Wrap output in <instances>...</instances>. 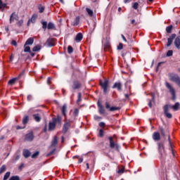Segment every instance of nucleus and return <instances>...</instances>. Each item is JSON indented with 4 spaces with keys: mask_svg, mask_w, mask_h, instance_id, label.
<instances>
[{
    "mask_svg": "<svg viewBox=\"0 0 180 180\" xmlns=\"http://www.w3.org/2000/svg\"><path fill=\"white\" fill-rule=\"evenodd\" d=\"M54 129H56V124L54 123V122L53 121L52 122H49V131L54 130Z\"/></svg>",
    "mask_w": 180,
    "mask_h": 180,
    "instance_id": "4be33fe9",
    "label": "nucleus"
},
{
    "mask_svg": "<svg viewBox=\"0 0 180 180\" xmlns=\"http://www.w3.org/2000/svg\"><path fill=\"white\" fill-rule=\"evenodd\" d=\"M39 155V152H35L32 155V158H36Z\"/></svg>",
    "mask_w": 180,
    "mask_h": 180,
    "instance_id": "6e6d98bb",
    "label": "nucleus"
},
{
    "mask_svg": "<svg viewBox=\"0 0 180 180\" xmlns=\"http://www.w3.org/2000/svg\"><path fill=\"white\" fill-rule=\"evenodd\" d=\"M78 113H79V110L78 108H75L73 112L74 116H78Z\"/></svg>",
    "mask_w": 180,
    "mask_h": 180,
    "instance_id": "de8ad7c7",
    "label": "nucleus"
},
{
    "mask_svg": "<svg viewBox=\"0 0 180 180\" xmlns=\"http://www.w3.org/2000/svg\"><path fill=\"white\" fill-rule=\"evenodd\" d=\"M46 44L47 47H54L56 46V41L53 38H49L47 39Z\"/></svg>",
    "mask_w": 180,
    "mask_h": 180,
    "instance_id": "423d86ee",
    "label": "nucleus"
},
{
    "mask_svg": "<svg viewBox=\"0 0 180 180\" xmlns=\"http://www.w3.org/2000/svg\"><path fill=\"white\" fill-rule=\"evenodd\" d=\"M108 140H110V148H119V145L117 143H115V141H113V138L112 136L108 137Z\"/></svg>",
    "mask_w": 180,
    "mask_h": 180,
    "instance_id": "0eeeda50",
    "label": "nucleus"
},
{
    "mask_svg": "<svg viewBox=\"0 0 180 180\" xmlns=\"http://www.w3.org/2000/svg\"><path fill=\"white\" fill-rule=\"evenodd\" d=\"M82 39H83L82 33H78L76 35L75 40L77 43H79V41H81V40H82Z\"/></svg>",
    "mask_w": 180,
    "mask_h": 180,
    "instance_id": "a211bd4d",
    "label": "nucleus"
},
{
    "mask_svg": "<svg viewBox=\"0 0 180 180\" xmlns=\"http://www.w3.org/2000/svg\"><path fill=\"white\" fill-rule=\"evenodd\" d=\"M79 16L76 17L74 21L72 22V26H78V25H79Z\"/></svg>",
    "mask_w": 180,
    "mask_h": 180,
    "instance_id": "aec40b11",
    "label": "nucleus"
},
{
    "mask_svg": "<svg viewBox=\"0 0 180 180\" xmlns=\"http://www.w3.org/2000/svg\"><path fill=\"white\" fill-rule=\"evenodd\" d=\"M84 161V159L82 158H79V161H78V163L79 164H81V162H82Z\"/></svg>",
    "mask_w": 180,
    "mask_h": 180,
    "instance_id": "338daca9",
    "label": "nucleus"
},
{
    "mask_svg": "<svg viewBox=\"0 0 180 180\" xmlns=\"http://www.w3.org/2000/svg\"><path fill=\"white\" fill-rule=\"evenodd\" d=\"M61 112H62L63 116H65V117L67 116V105L64 104L63 105Z\"/></svg>",
    "mask_w": 180,
    "mask_h": 180,
    "instance_id": "5701e85b",
    "label": "nucleus"
},
{
    "mask_svg": "<svg viewBox=\"0 0 180 180\" xmlns=\"http://www.w3.org/2000/svg\"><path fill=\"white\" fill-rule=\"evenodd\" d=\"M132 8L134 9H139V3L137 2L134 3L132 5Z\"/></svg>",
    "mask_w": 180,
    "mask_h": 180,
    "instance_id": "37998d69",
    "label": "nucleus"
},
{
    "mask_svg": "<svg viewBox=\"0 0 180 180\" xmlns=\"http://www.w3.org/2000/svg\"><path fill=\"white\" fill-rule=\"evenodd\" d=\"M124 172V167H122V169H119L117 171V174H123Z\"/></svg>",
    "mask_w": 180,
    "mask_h": 180,
    "instance_id": "3c124183",
    "label": "nucleus"
},
{
    "mask_svg": "<svg viewBox=\"0 0 180 180\" xmlns=\"http://www.w3.org/2000/svg\"><path fill=\"white\" fill-rule=\"evenodd\" d=\"M105 108H106V109H110V104H109L108 102L105 103Z\"/></svg>",
    "mask_w": 180,
    "mask_h": 180,
    "instance_id": "13d9d810",
    "label": "nucleus"
},
{
    "mask_svg": "<svg viewBox=\"0 0 180 180\" xmlns=\"http://www.w3.org/2000/svg\"><path fill=\"white\" fill-rule=\"evenodd\" d=\"M174 45L179 50L180 49V36H178L174 40Z\"/></svg>",
    "mask_w": 180,
    "mask_h": 180,
    "instance_id": "f3484780",
    "label": "nucleus"
},
{
    "mask_svg": "<svg viewBox=\"0 0 180 180\" xmlns=\"http://www.w3.org/2000/svg\"><path fill=\"white\" fill-rule=\"evenodd\" d=\"M16 81H18V79H16V77L13 78L11 79H10L8 82V85H13V84H15V82H16Z\"/></svg>",
    "mask_w": 180,
    "mask_h": 180,
    "instance_id": "c756f323",
    "label": "nucleus"
},
{
    "mask_svg": "<svg viewBox=\"0 0 180 180\" xmlns=\"http://www.w3.org/2000/svg\"><path fill=\"white\" fill-rule=\"evenodd\" d=\"M11 44H12L13 46H15V47H16V46H18V43H16V41H15V40H13V41H11Z\"/></svg>",
    "mask_w": 180,
    "mask_h": 180,
    "instance_id": "bf43d9fd",
    "label": "nucleus"
},
{
    "mask_svg": "<svg viewBox=\"0 0 180 180\" xmlns=\"http://www.w3.org/2000/svg\"><path fill=\"white\" fill-rule=\"evenodd\" d=\"M115 110H119V107H110V112H115Z\"/></svg>",
    "mask_w": 180,
    "mask_h": 180,
    "instance_id": "a18cd8bd",
    "label": "nucleus"
},
{
    "mask_svg": "<svg viewBox=\"0 0 180 180\" xmlns=\"http://www.w3.org/2000/svg\"><path fill=\"white\" fill-rule=\"evenodd\" d=\"M158 150L161 158H164L165 157V146H164V143L159 142L158 143Z\"/></svg>",
    "mask_w": 180,
    "mask_h": 180,
    "instance_id": "f03ea898",
    "label": "nucleus"
},
{
    "mask_svg": "<svg viewBox=\"0 0 180 180\" xmlns=\"http://www.w3.org/2000/svg\"><path fill=\"white\" fill-rule=\"evenodd\" d=\"M38 9H39V13H43V12H44V6L39 5L38 6Z\"/></svg>",
    "mask_w": 180,
    "mask_h": 180,
    "instance_id": "c9c22d12",
    "label": "nucleus"
},
{
    "mask_svg": "<svg viewBox=\"0 0 180 180\" xmlns=\"http://www.w3.org/2000/svg\"><path fill=\"white\" fill-rule=\"evenodd\" d=\"M34 41V39L32 37H30L26 41L25 46H32Z\"/></svg>",
    "mask_w": 180,
    "mask_h": 180,
    "instance_id": "412c9836",
    "label": "nucleus"
},
{
    "mask_svg": "<svg viewBox=\"0 0 180 180\" xmlns=\"http://www.w3.org/2000/svg\"><path fill=\"white\" fill-rule=\"evenodd\" d=\"M70 127H71V122L69 121L65 122L63 128V133H66L67 131H68V129H70Z\"/></svg>",
    "mask_w": 180,
    "mask_h": 180,
    "instance_id": "9d476101",
    "label": "nucleus"
},
{
    "mask_svg": "<svg viewBox=\"0 0 180 180\" xmlns=\"http://www.w3.org/2000/svg\"><path fill=\"white\" fill-rule=\"evenodd\" d=\"M10 176H11V172H7L4 176V180H7L8 178H9Z\"/></svg>",
    "mask_w": 180,
    "mask_h": 180,
    "instance_id": "4c0bfd02",
    "label": "nucleus"
},
{
    "mask_svg": "<svg viewBox=\"0 0 180 180\" xmlns=\"http://www.w3.org/2000/svg\"><path fill=\"white\" fill-rule=\"evenodd\" d=\"M97 105L98 106V108L103 106V105H102V104L101 103V101H98Z\"/></svg>",
    "mask_w": 180,
    "mask_h": 180,
    "instance_id": "69168bd1",
    "label": "nucleus"
},
{
    "mask_svg": "<svg viewBox=\"0 0 180 180\" xmlns=\"http://www.w3.org/2000/svg\"><path fill=\"white\" fill-rule=\"evenodd\" d=\"M109 49H110V44L107 42L104 44V50L106 51L107 50H109Z\"/></svg>",
    "mask_w": 180,
    "mask_h": 180,
    "instance_id": "f704fd0d",
    "label": "nucleus"
},
{
    "mask_svg": "<svg viewBox=\"0 0 180 180\" xmlns=\"http://www.w3.org/2000/svg\"><path fill=\"white\" fill-rule=\"evenodd\" d=\"M53 122L56 124L57 123H61V118L60 117H57L56 118H53Z\"/></svg>",
    "mask_w": 180,
    "mask_h": 180,
    "instance_id": "bb28decb",
    "label": "nucleus"
},
{
    "mask_svg": "<svg viewBox=\"0 0 180 180\" xmlns=\"http://www.w3.org/2000/svg\"><path fill=\"white\" fill-rule=\"evenodd\" d=\"M98 110H99V113L101 115H104V113H105V108H103V106L98 108Z\"/></svg>",
    "mask_w": 180,
    "mask_h": 180,
    "instance_id": "a19ab883",
    "label": "nucleus"
},
{
    "mask_svg": "<svg viewBox=\"0 0 180 180\" xmlns=\"http://www.w3.org/2000/svg\"><path fill=\"white\" fill-rule=\"evenodd\" d=\"M86 11L88 13L89 16H90V18H92V16H94V11L91 10L89 8H86Z\"/></svg>",
    "mask_w": 180,
    "mask_h": 180,
    "instance_id": "393cba45",
    "label": "nucleus"
},
{
    "mask_svg": "<svg viewBox=\"0 0 180 180\" xmlns=\"http://www.w3.org/2000/svg\"><path fill=\"white\" fill-rule=\"evenodd\" d=\"M55 152H56V148H54L51 152H50L48 155H53Z\"/></svg>",
    "mask_w": 180,
    "mask_h": 180,
    "instance_id": "e2e57ef3",
    "label": "nucleus"
},
{
    "mask_svg": "<svg viewBox=\"0 0 180 180\" xmlns=\"http://www.w3.org/2000/svg\"><path fill=\"white\" fill-rule=\"evenodd\" d=\"M9 180H20L18 176H11Z\"/></svg>",
    "mask_w": 180,
    "mask_h": 180,
    "instance_id": "09e8293b",
    "label": "nucleus"
},
{
    "mask_svg": "<svg viewBox=\"0 0 180 180\" xmlns=\"http://www.w3.org/2000/svg\"><path fill=\"white\" fill-rule=\"evenodd\" d=\"M166 32L167 33H171L172 32V25H169L166 27Z\"/></svg>",
    "mask_w": 180,
    "mask_h": 180,
    "instance_id": "ea45409f",
    "label": "nucleus"
},
{
    "mask_svg": "<svg viewBox=\"0 0 180 180\" xmlns=\"http://www.w3.org/2000/svg\"><path fill=\"white\" fill-rule=\"evenodd\" d=\"M72 89H79L81 88V83L78 81H74L73 84L72 86Z\"/></svg>",
    "mask_w": 180,
    "mask_h": 180,
    "instance_id": "ddd939ff",
    "label": "nucleus"
},
{
    "mask_svg": "<svg viewBox=\"0 0 180 180\" xmlns=\"http://www.w3.org/2000/svg\"><path fill=\"white\" fill-rule=\"evenodd\" d=\"M5 171H6V166H5V165H4L0 168V174H3V172H5Z\"/></svg>",
    "mask_w": 180,
    "mask_h": 180,
    "instance_id": "58836bf2",
    "label": "nucleus"
},
{
    "mask_svg": "<svg viewBox=\"0 0 180 180\" xmlns=\"http://www.w3.org/2000/svg\"><path fill=\"white\" fill-rule=\"evenodd\" d=\"M23 75H25V70H23L22 72H21L20 73V75H18V77H15L18 79H20V78H22V77H23Z\"/></svg>",
    "mask_w": 180,
    "mask_h": 180,
    "instance_id": "79ce46f5",
    "label": "nucleus"
},
{
    "mask_svg": "<svg viewBox=\"0 0 180 180\" xmlns=\"http://www.w3.org/2000/svg\"><path fill=\"white\" fill-rule=\"evenodd\" d=\"M94 119H95V120H97L98 122H99V120H101V119H102V117H101L98 115H94Z\"/></svg>",
    "mask_w": 180,
    "mask_h": 180,
    "instance_id": "4d7b16f0",
    "label": "nucleus"
},
{
    "mask_svg": "<svg viewBox=\"0 0 180 180\" xmlns=\"http://www.w3.org/2000/svg\"><path fill=\"white\" fill-rule=\"evenodd\" d=\"M10 61L11 63H12V61H13V55H11L10 57Z\"/></svg>",
    "mask_w": 180,
    "mask_h": 180,
    "instance_id": "774afa93",
    "label": "nucleus"
},
{
    "mask_svg": "<svg viewBox=\"0 0 180 180\" xmlns=\"http://www.w3.org/2000/svg\"><path fill=\"white\" fill-rule=\"evenodd\" d=\"M100 86H101L104 95H106L109 92V80L105 79L104 81H99Z\"/></svg>",
    "mask_w": 180,
    "mask_h": 180,
    "instance_id": "f257e3e1",
    "label": "nucleus"
},
{
    "mask_svg": "<svg viewBox=\"0 0 180 180\" xmlns=\"http://www.w3.org/2000/svg\"><path fill=\"white\" fill-rule=\"evenodd\" d=\"M77 102H81V93H79V94H78Z\"/></svg>",
    "mask_w": 180,
    "mask_h": 180,
    "instance_id": "0e129e2a",
    "label": "nucleus"
},
{
    "mask_svg": "<svg viewBox=\"0 0 180 180\" xmlns=\"http://www.w3.org/2000/svg\"><path fill=\"white\" fill-rule=\"evenodd\" d=\"M33 117L35 122H40L41 120V117H40V115L39 114L33 115Z\"/></svg>",
    "mask_w": 180,
    "mask_h": 180,
    "instance_id": "a878e982",
    "label": "nucleus"
},
{
    "mask_svg": "<svg viewBox=\"0 0 180 180\" xmlns=\"http://www.w3.org/2000/svg\"><path fill=\"white\" fill-rule=\"evenodd\" d=\"M42 29L44 30H46V29H49V30H56V25L53 22H49L47 26V22L46 21H42Z\"/></svg>",
    "mask_w": 180,
    "mask_h": 180,
    "instance_id": "7ed1b4c3",
    "label": "nucleus"
},
{
    "mask_svg": "<svg viewBox=\"0 0 180 180\" xmlns=\"http://www.w3.org/2000/svg\"><path fill=\"white\" fill-rule=\"evenodd\" d=\"M33 139H34V136H33V133H32V132L27 134L25 136V140H26L27 141H33Z\"/></svg>",
    "mask_w": 180,
    "mask_h": 180,
    "instance_id": "dca6fc26",
    "label": "nucleus"
},
{
    "mask_svg": "<svg viewBox=\"0 0 180 180\" xmlns=\"http://www.w3.org/2000/svg\"><path fill=\"white\" fill-rule=\"evenodd\" d=\"M117 50H123V44L120 43L119 46H117Z\"/></svg>",
    "mask_w": 180,
    "mask_h": 180,
    "instance_id": "864d4df0",
    "label": "nucleus"
},
{
    "mask_svg": "<svg viewBox=\"0 0 180 180\" xmlns=\"http://www.w3.org/2000/svg\"><path fill=\"white\" fill-rule=\"evenodd\" d=\"M159 130L160 131L161 135L163 136V137H165V131L164 130V128H162V127H160L159 128Z\"/></svg>",
    "mask_w": 180,
    "mask_h": 180,
    "instance_id": "e433bc0d",
    "label": "nucleus"
},
{
    "mask_svg": "<svg viewBox=\"0 0 180 180\" xmlns=\"http://www.w3.org/2000/svg\"><path fill=\"white\" fill-rule=\"evenodd\" d=\"M68 54H72V53H74V49H72V46H68Z\"/></svg>",
    "mask_w": 180,
    "mask_h": 180,
    "instance_id": "473e14b6",
    "label": "nucleus"
},
{
    "mask_svg": "<svg viewBox=\"0 0 180 180\" xmlns=\"http://www.w3.org/2000/svg\"><path fill=\"white\" fill-rule=\"evenodd\" d=\"M113 89H117L120 92H122V85L120 82H115L112 86Z\"/></svg>",
    "mask_w": 180,
    "mask_h": 180,
    "instance_id": "1a4fd4ad",
    "label": "nucleus"
},
{
    "mask_svg": "<svg viewBox=\"0 0 180 180\" xmlns=\"http://www.w3.org/2000/svg\"><path fill=\"white\" fill-rule=\"evenodd\" d=\"M176 37V34H172L169 38L167 39V47H169L171 44H172V41H174V39Z\"/></svg>",
    "mask_w": 180,
    "mask_h": 180,
    "instance_id": "f8f14e48",
    "label": "nucleus"
},
{
    "mask_svg": "<svg viewBox=\"0 0 180 180\" xmlns=\"http://www.w3.org/2000/svg\"><path fill=\"white\" fill-rule=\"evenodd\" d=\"M57 144H58V139L57 138V136H54L51 146V147H57Z\"/></svg>",
    "mask_w": 180,
    "mask_h": 180,
    "instance_id": "6ab92c4d",
    "label": "nucleus"
},
{
    "mask_svg": "<svg viewBox=\"0 0 180 180\" xmlns=\"http://www.w3.org/2000/svg\"><path fill=\"white\" fill-rule=\"evenodd\" d=\"M22 25H23V20H20L18 22H17V25L20 27V26H22Z\"/></svg>",
    "mask_w": 180,
    "mask_h": 180,
    "instance_id": "8fccbe9b",
    "label": "nucleus"
},
{
    "mask_svg": "<svg viewBox=\"0 0 180 180\" xmlns=\"http://www.w3.org/2000/svg\"><path fill=\"white\" fill-rule=\"evenodd\" d=\"M152 137L155 141H160V140H161V135L160 134V132H154Z\"/></svg>",
    "mask_w": 180,
    "mask_h": 180,
    "instance_id": "9b49d317",
    "label": "nucleus"
},
{
    "mask_svg": "<svg viewBox=\"0 0 180 180\" xmlns=\"http://www.w3.org/2000/svg\"><path fill=\"white\" fill-rule=\"evenodd\" d=\"M24 51L25 53H30V46H27V45H24Z\"/></svg>",
    "mask_w": 180,
    "mask_h": 180,
    "instance_id": "72a5a7b5",
    "label": "nucleus"
},
{
    "mask_svg": "<svg viewBox=\"0 0 180 180\" xmlns=\"http://www.w3.org/2000/svg\"><path fill=\"white\" fill-rule=\"evenodd\" d=\"M98 136H99V137H103V129H100L99 130Z\"/></svg>",
    "mask_w": 180,
    "mask_h": 180,
    "instance_id": "603ef678",
    "label": "nucleus"
},
{
    "mask_svg": "<svg viewBox=\"0 0 180 180\" xmlns=\"http://www.w3.org/2000/svg\"><path fill=\"white\" fill-rule=\"evenodd\" d=\"M164 112H165V115L167 117H168V119H172V114L169 112V107L168 105H165L164 106Z\"/></svg>",
    "mask_w": 180,
    "mask_h": 180,
    "instance_id": "6e6552de",
    "label": "nucleus"
},
{
    "mask_svg": "<svg viewBox=\"0 0 180 180\" xmlns=\"http://www.w3.org/2000/svg\"><path fill=\"white\" fill-rule=\"evenodd\" d=\"M19 17L16 15V13H13L10 16V23H12L13 20H18Z\"/></svg>",
    "mask_w": 180,
    "mask_h": 180,
    "instance_id": "2eb2a0df",
    "label": "nucleus"
},
{
    "mask_svg": "<svg viewBox=\"0 0 180 180\" xmlns=\"http://www.w3.org/2000/svg\"><path fill=\"white\" fill-rule=\"evenodd\" d=\"M27 101H30L33 100V96L32 95H28L27 97Z\"/></svg>",
    "mask_w": 180,
    "mask_h": 180,
    "instance_id": "5fc2aeb1",
    "label": "nucleus"
},
{
    "mask_svg": "<svg viewBox=\"0 0 180 180\" xmlns=\"http://www.w3.org/2000/svg\"><path fill=\"white\" fill-rule=\"evenodd\" d=\"M41 50V45H37L32 49V51H39Z\"/></svg>",
    "mask_w": 180,
    "mask_h": 180,
    "instance_id": "cd10ccee",
    "label": "nucleus"
},
{
    "mask_svg": "<svg viewBox=\"0 0 180 180\" xmlns=\"http://www.w3.org/2000/svg\"><path fill=\"white\" fill-rule=\"evenodd\" d=\"M165 85L167 89H169V91L171 93L172 101H175V99H176L175 89H174V87L168 82H166Z\"/></svg>",
    "mask_w": 180,
    "mask_h": 180,
    "instance_id": "20e7f679",
    "label": "nucleus"
},
{
    "mask_svg": "<svg viewBox=\"0 0 180 180\" xmlns=\"http://www.w3.org/2000/svg\"><path fill=\"white\" fill-rule=\"evenodd\" d=\"M172 54H174V52L172 50H169L167 53V57H172Z\"/></svg>",
    "mask_w": 180,
    "mask_h": 180,
    "instance_id": "c03bdc74",
    "label": "nucleus"
},
{
    "mask_svg": "<svg viewBox=\"0 0 180 180\" xmlns=\"http://www.w3.org/2000/svg\"><path fill=\"white\" fill-rule=\"evenodd\" d=\"M36 19H37V14H33L31 19L27 22V26H30V23H34L36 22Z\"/></svg>",
    "mask_w": 180,
    "mask_h": 180,
    "instance_id": "4468645a",
    "label": "nucleus"
},
{
    "mask_svg": "<svg viewBox=\"0 0 180 180\" xmlns=\"http://www.w3.org/2000/svg\"><path fill=\"white\" fill-rule=\"evenodd\" d=\"M6 4H4L2 3V0H0V9L4 11V9H5V8H6Z\"/></svg>",
    "mask_w": 180,
    "mask_h": 180,
    "instance_id": "2f4dec72",
    "label": "nucleus"
},
{
    "mask_svg": "<svg viewBox=\"0 0 180 180\" xmlns=\"http://www.w3.org/2000/svg\"><path fill=\"white\" fill-rule=\"evenodd\" d=\"M105 122H101L99 123L100 127H105Z\"/></svg>",
    "mask_w": 180,
    "mask_h": 180,
    "instance_id": "680f3d73",
    "label": "nucleus"
},
{
    "mask_svg": "<svg viewBox=\"0 0 180 180\" xmlns=\"http://www.w3.org/2000/svg\"><path fill=\"white\" fill-rule=\"evenodd\" d=\"M22 154L25 158H29V156L30 155V151H29L27 149H25L22 152Z\"/></svg>",
    "mask_w": 180,
    "mask_h": 180,
    "instance_id": "b1692460",
    "label": "nucleus"
},
{
    "mask_svg": "<svg viewBox=\"0 0 180 180\" xmlns=\"http://www.w3.org/2000/svg\"><path fill=\"white\" fill-rule=\"evenodd\" d=\"M168 141L170 148L172 150V142L171 141V136L169 135H168Z\"/></svg>",
    "mask_w": 180,
    "mask_h": 180,
    "instance_id": "49530a36",
    "label": "nucleus"
},
{
    "mask_svg": "<svg viewBox=\"0 0 180 180\" xmlns=\"http://www.w3.org/2000/svg\"><path fill=\"white\" fill-rule=\"evenodd\" d=\"M170 81L174 82L180 88V77L177 74L170 75Z\"/></svg>",
    "mask_w": 180,
    "mask_h": 180,
    "instance_id": "39448f33",
    "label": "nucleus"
},
{
    "mask_svg": "<svg viewBox=\"0 0 180 180\" xmlns=\"http://www.w3.org/2000/svg\"><path fill=\"white\" fill-rule=\"evenodd\" d=\"M179 103H176L174 105L172 106V108L174 110H178V109H179Z\"/></svg>",
    "mask_w": 180,
    "mask_h": 180,
    "instance_id": "7c9ffc66",
    "label": "nucleus"
},
{
    "mask_svg": "<svg viewBox=\"0 0 180 180\" xmlns=\"http://www.w3.org/2000/svg\"><path fill=\"white\" fill-rule=\"evenodd\" d=\"M122 39L124 40V41H125V43H127V39H126V37H124V35L121 34Z\"/></svg>",
    "mask_w": 180,
    "mask_h": 180,
    "instance_id": "052dcab7",
    "label": "nucleus"
},
{
    "mask_svg": "<svg viewBox=\"0 0 180 180\" xmlns=\"http://www.w3.org/2000/svg\"><path fill=\"white\" fill-rule=\"evenodd\" d=\"M27 122H29V116L25 115V116L22 118V124H27Z\"/></svg>",
    "mask_w": 180,
    "mask_h": 180,
    "instance_id": "c85d7f7f",
    "label": "nucleus"
}]
</instances>
